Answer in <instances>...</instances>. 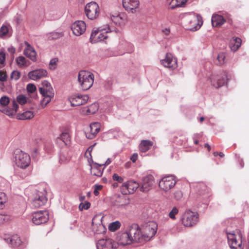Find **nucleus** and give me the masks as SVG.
Returning <instances> with one entry per match:
<instances>
[{"label":"nucleus","instance_id":"20","mask_svg":"<svg viewBox=\"0 0 249 249\" xmlns=\"http://www.w3.org/2000/svg\"><path fill=\"white\" fill-rule=\"evenodd\" d=\"M130 203L129 198L124 195L118 196L112 202V205L117 208H123Z\"/></svg>","mask_w":249,"mask_h":249},{"label":"nucleus","instance_id":"9","mask_svg":"<svg viewBox=\"0 0 249 249\" xmlns=\"http://www.w3.org/2000/svg\"><path fill=\"white\" fill-rule=\"evenodd\" d=\"M85 11L88 18L91 20L96 19L100 14L99 6L95 2H91L87 4Z\"/></svg>","mask_w":249,"mask_h":249},{"label":"nucleus","instance_id":"11","mask_svg":"<svg viewBox=\"0 0 249 249\" xmlns=\"http://www.w3.org/2000/svg\"><path fill=\"white\" fill-rule=\"evenodd\" d=\"M210 79L212 86L218 89L227 84L228 72L225 71L220 75L213 74Z\"/></svg>","mask_w":249,"mask_h":249},{"label":"nucleus","instance_id":"46","mask_svg":"<svg viewBox=\"0 0 249 249\" xmlns=\"http://www.w3.org/2000/svg\"><path fill=\"white\" fill-rule=\"evenodd\" d=\"M20 76V73L18 71H14L11 74V79L15 81L18 80Z\"/></svg>","mask_w":249,"mask_h":249},{"label":"nucleus","instance_id":"54","mask_svg":"<svg viewBox=\"0 0 249 249\" xmlns=\"http://www.w3.org/2000/svg\"><path fill=\"white\" fill-rule=\"evenodd\" d=\"M56 142L59 147H63L65 145H67L66 143H65V141H64V140L61 139V138L59 136L56 138Z\"/></svg>","mask_w":249,"mask_h":249},{"label":"nucleus","instance_id":"38","mask_svg":"<svg viewBox=\"0 0 249 249\" xmlns=\"http://www.w3.org/2000/svg\"><path fill=\"white\" fill-rule=\"evenodd\" d=\"M225 54L223 53H220L217 55L216 58L214 60V63L217 65L221 66L225 63Z\"/></svg>","mask_w":249,"mask_h":249},{"label":"nucleus","instance_id":"27","mask_svg":"<svg viewBox=\"0 0 249 249\" xmlns=\"http://www.w3.org/2000/svg\"><path fill=\"white\" fill-rule=\"evenodd\" d=\"M186 4L187 0H166L168 8L171 10L179 7H185Z\"/></svg>","mask_w":249,"mask_h":249},{"label":"nucleus","instance_id":"60","mask_svg":"<svg viewBox=\"0 0 249 249\" xmlns=\"http://www.w3.org/2000/svg\"><path fill=\"white\" fill-rule=\"evenodd\" d=\"M163 34L166 36H169L170 34V29L168 28H166L162 30Z\"/></svg>","mask_w":249,"mask_h":249},{"label":"nucleus","instance_id":"19","mask_svg":"<svg viewBox=\"0 0 249 249\" xmlns=\"http://www.w3.org/2000/svg\"><path fill=\"white\" fill-rule=\"evenodd\" d=\"M101 124L98 122L92 123L86 132V135L88 139H92L95 137L100 130Z\"/></svg>","mask_w":249,"mask_h":249},{"label":"nucleus","instance_id":"47","mask_svg":"<svg viewBox=\"0 0 249 249\" xmlns=\"http://www.w3.org/2000/svg\"><path fill=\"white\" fill-rule=\"evenodd\" d=\"M178 209L176 207H174L171 212L169 213L168 216L171 219H175V215L178 213Z\"/></svg>","mask_w":249,"mask_h":249},{"label":"nucleus","instance_id":"34","mask_svg":"<svg viewBox=\"0 0 249 249\" xmlns=\"http://www.w3.org/2000/svg\"><path fill=\"white\" fill-rule=\"evenodd\" d=\"M153 145V142L149 140H142L139 144V149L142 152L148 151Z\"/></svg>","mask_w":249,"mask_h":249},{"label":"nucleus","instance_id":"57","mask_svg":"<svg viewBox=\"0 0 249 249\" xmlns=\"http://www.w3.org/2000/svg\"><path fill=\"white\" fill-rule=\"evenodd\" d=\"M182 193L180 191H177L174 193V197L177 200H179L182 197Z\"/></svg>","mask_w":249,"mask_h":249},{"label":"nucleus","instance_id":"42","mask_svg":"<svg viewBox=\"0 0 249 249\" xmlns=\"http://www.w3.org/2000/svg\"><path fill=\"white\" fill-rule=\"evenodd\" d=\"M233 45L231 47L232 50L235 51L237 50L241 44V39L239 38L236 37L233 40Z\"/></svg>","mask_w":249,"mask_h":249},{"label":"nucleus","instance_id":"17","mask_svg":"<svg viewBox=\"0 0 249 249\" xmlns=\"http://www.w3.org/2000/svg\"><path fill=\"white\" fill-rule=\"evenodd\" d=\"M48 75L47 70L44 69H37L30 71L28 73V77L34 81H38L46 77Z\"/></svg>","mask_w":249,"mask_h":249},{"label":"nucleus","instance_id":"25","mask_svg":"<svg viewBox=\"0 0 249 249\" xmlns=\"http://www.w3.org/2000/svg\"><path fill=\"white\" fill-rule=\"evenodd\" d=\"M47 201L46 197L41 192L37 193L33 199L32 204L35 208H38L45 204Z\"/></svg>","mask_w":249,"mask_h":249},{"label":"nucleus","instance_id":"23","mask_svg":"<svg viewBox=\"0 0 249 249\" xmlns=\"http://www.w3.org/2000/svg\"><path fill=\"white\" fill-rule=\"evenodd\" d=\"M97 249H112L116 248L115 244L110 238L102 239L99 240L96 244Z\"/></svg>","mask_w":249,"mask_h":249},{"label":"nucleus","instance_id":"10","mask_svg":"<svg viewBox=\"0 0 249 249\" xmlns=\"http://www.w3.org/2000/svg\"><path fill=\"white\" fill-rule=\"evenodd\" d=\"M177 183L176 178L173 176H168L162 178L159 181L160 188L165 192L172 189Z\"/></svg>","mask_w":249,"mask_h":249},{"label":"nucleus","instance_id":"52","mask_svg":"<svg viewBox=\"0 0 249 249\" xmlns=\"http://www.w3.org/2000/svg\"><path fill=\"white\" fill-rule=\"evenodd\" d=\"M90 206V204L89 202H85L84 203H81L79 206V209L82 211L84 209H88Z\"/></svg>","mask_w":249,"mask_h":249},{"label":"nucleus","instance_id":"8","mask_svg":"<svg viewBox=\"0 0 249 249\" xmlns=\"http://www.w3.org/2000/svg\"><path fill=\"white\" fill-rule=\"evenodd\" d=\"M188 30L195 32L198 30L203 24L202 17L198 14L194 12L188 13Z\"/></svg>","mask_w":249,"mask_h":249},{"label":"nucleus","instance_id":"53","mask_svg":"<svg viewBox=\"0 0 249 249\" xmlns=\"http://www.w3.org/2000/svg\"><path fill=\"white\" fill-rule=\"evenodd\" d=\"M6 201V197L5 194L3 193H0V207H1Z\"/></svg>","mask_w":249,"mask_h":249},{"label":"nucleus","instance_id":"36","mask_svg":"<svg viewBox=\"0 0 249 249\" xmlns=\"http://www.w3.org/2000/svg\"><path fill=\"white\" fill-rule=\"evenodd\" d=\"M16 61L17 65L20 68L27 67L30 64V61L23 56L18 57Z\"/></svg>","mask_w":249,"mask_h":249},{"label":"nucleus","instance_id":"26","mask_svg":"<svg viewBox=\"0 0 249 249\" xmlns=\"http://www.w3.org/2000/svg\"><path fill=\"white\" fill-rule=\"evenodd\" d=\"M111 20L116 24L122 25L127 21V16L124 13L110 15Z\"/></svg>","mask_w":249,"mask_h":249},{"label":"nucleus","instance_id":"56","mask_svg":"<svg viewBox=\"0 0 249 249\" xmlns=\"http://www.w3.org/2000/svg\"><path fill=\"white\" fill-rule=\"evenodd\" d=\"M5 61V54L3 51L0 52V63L3 64Z\"/></svg>","mask_w":249,"mask_h":249},{"label":"nucleus","instance_id":"61","mask_svg":"<svg viewBox=\"0 0 249 249\" xmlns=\"http://www.w3.org/2000/svg\"><path fill=\"white\" fill-rule=\"evenodd\" d=\"M33 141L35 143L38 144L41 142L42 139L41 138L37 137L34 138L33 139Z\"/></svg>","mask_w":249,"mask_h":249},{"label":"nucleus","instance_id":"28","mask_svg":"<svg viewBox=\"0 0 249 249\" xmlns=\"http://www.w3.org/2000/svg\"><path fill=\"white\" fill-rule=\"evenodd\" d=\"M104 164H99L97 163H93L90 165L91 174L98 177H101L103 173Z\"/></svg>","mask_w":249,"mask_h":249},{"label":"nucleus","instance_id":"18","mask_svg":"<svg viewBox=\"0 0 249 249\" xmlns=\"http://www.w3.org/2000/svg\"><path fill=\"white\" fill-rule=\"evenodd\" d=\"M89 97L87 95H73L69 98L71 106L75 107L83 105L87 103Z\"/></svg>","mask_w":249,"mask_h":249},{"label":"nucleus","instance_id":"14","mask_svg":"<svg viewBox=\"0 0 249 249\" xmlns=\"http://www.w3.org/2000/svg\"><path fill=\"white\" fill-rule=\"evenodd\" d=\"M155 184V179L151 175L144 177L142 180L140 190L143 192H146L152 188Z\"/></svg>","mask_w":249,"mask_h":249},{"label":"nucleus","instance_id":"40","mask_svg":"<svg viewBox=\"0 0 249 249\" xmlns=\"http://www.w3.org/2000/svg\"><path fill=\"white\" fill-rule=\"evenodd\" d=\"M121 226V223L119 221H116L111 223L108 226V229L114 231L118 230Z\"/></svg>","mask_w":249,"mask_h":249},{"label":"nucleus","instance_id":"39","mask_svg":"<svg viewBox=\"0 0 249 249\" xmlns=\"http://www.w3.org/2000/svg\"><path fill=\"white\" fill-rule=\"evenodd\" d=\"M70 160V157L66 152H62L59 155V162L61 164L67 163Z\"/></svg>","mask_w":249,"mask_h":249},{"label":"nucleus","instance_id":"22","mask_svg":"<svg viewBox=\"0 0 249 249\" xmlns=\"http://www.w3.org/2000/svg\"><path fill=\"white\" fill-rule=\"evenodd\" d=\"M25 47L23 54L33 62H36V53L34 48L27 42L24 43Z\"/></svg>","mask_w":249,"mask_h":249},{"label":"nucleus","instance_id":"6","mask_svg":"<svg viewBox=\"0 0 249 249\" xmlns=\"http://www.w3.org/2000/svg\"><path fill=\"white\" fill-rule=\"evenodd\" d=\"M228 243L231 249H243L242 245V234L239 231H226Z\"/></svg>","mask_w":249,"mask_h":249},{"label":"nucleus","instance_id":"1","mask_svg":"<svg viewBox=\"0 0 249 249\" xmlns=\"http://www.w3.org/2000/svg\"><path fill=\"white\" fill-rule=\"evenodd\" d=\"M138 225L133 224L125 230L118 233L116 238L119 245L125 246L140 241Z\"/></svg>","mask_w":249,"mask_h":249},{"label":"nucleus","instance_id":"63","mask_svg":"<svg viewBox=\"0 0 249 249\" xmlns=\"http://www.w3.org/2000/svg\"><path fill=\"white\" fill-rule=\"evenodd\" d=\"M8 51L12 54H14L15 53L16 50L13 47H10L7 49Z\"/></svg>","mask_w":249,"mask_h":249},{"label":"nucleus","instance_id":"55","mask_svg":"<svg viewBox=\"0 0 249 249\" xmlns=\"http://www.w3.org/2000/svg\"><path fill=\"white\" fill-rule=\"evenodd\" d=\"M9 220L8 215L0 214V224H2Z\"/></svg>","mask_w":249,"mask_h":249},{"label":"nucleus","instance_id":"30","mask_svg":"<svg viewBox=\"0 0 249 249\" xmlns=\"http://www.w3.org/2000/svg\"><path fill=\"white\" fill-rule=\"evenodd\" d=\"M211 21L213 27H218L223 25L226 20L222 16L213 14L212 17Z\"/></svg>","mask_w":249,"mask_h":249},{"label":"nucleus","instance_id":"3","mask_svg":"<svg viewBox=\"0 0 249 249\" xmlns=\"http://www.w3.org/2000/svg\"><path fill=\"white\" fill-rule=\"evenodd\" d=\"M140 240H150L156 234L158 230V224L155 221H148L142 224L141 227L138 225Z\"/></svg>","mask_w":249,"mask_h":249},{"label":"nucleus","instance_id":"35","mask_svg":"<svg viewBox=\"0 0 249 249\" xmlns=\"http://www.w3.org/2000/svg\"><path fill=\"white\" fill-rule=\"evenodd\" d=\"M12 108H6L3 111V112L9 116H13L15 115L17 111L18 106L17 104L16 101H14L12 103Z\"/></svg>","mask_w":249,"mask_h":249},{"label":"nucleus","instance_id":"7","mask_svg":"<svg viewBox=\"0 0 249 249\" xmlns=\"http://www.w3.org/2000/svg\"><path fill=\"white\" fill-rule=\"evenodd\" d=\"M111 31L108 26L106 28H94L90 35V41L92 43L104 41L107 38V33Z\"/></svg>","mask_w":249,"mask_h":249},{"label":"nucleus","instance_id":"16","mask_svg":"<svg viewBox=\"0 0 249 249\" xmlns=\"http://www.w3.org/2000/svg\"><path fill=\"white\" fill-rule=\"evenodd\" d=\"M72 33L76 36H79L83 34L86 30V25L82 20H77L73 22L71 25Z\"/></svg>","mask_w":249,"mask_h":249},{"label":"nucleus","instance_id":"5","mask_svg":"<svg viewBox=\"0 0 249 249\" xmlns=\"http://www.w3.org/2000/svg\"><path fill=\"white\" fill-rule=\"evenodd\" d=\"M94 76L92 73L81 71L78 73V82L81 89L86 90L89 89L94 83Z\"/></svg>","mask_w":249,"mask_h":249},{"label":"nucleus","instance_id":"59","mask_svg":"<svg viewBox=\"0 0 249 249\" xmlns=\"http://www.w3.org/2000/svg\"><path fill=\"white\" fill-rule=\"evenodd\" d=\"M52 36L53 39H56L61 37L62 36V34L57 32H53L52 33Z\"/></svg>","mask_w":249,"mask_h":249},{"label":"nucleus","instance_id":"4","mask_svg":"<svg viewBox=\"0 0 249 249\" xmlns=\"http://www.w3.org/2000/svg\"><path fill=\"white\" fill-rule=\"evenodd\" d=\"M38 90L43 97L40 103L41 106L42 107H45L53 97L54 90L50 83L46 80L42 82L41 86L39 88Z\"/></svg>","mask_w":249,"mask_h":249},{"label":"nucleus","instance_id":"49","mask_svg":"<svg viewBox=\"0 0 249 249\" xmlns=\"http://www.w3.org/2000/svg\"><path fill=\"white\" fill-rule=\"evenodd\" d=\"M112 179L114 181H116L119 183H122L123 182L124 178L123 177L119 176L117 174H114L112 176Z\"/></svg>","mask_w":249,"mask_h":249},{"label":"nucleus","instance_id":"64","mask_svg":"<svg viewBox=\"0 0 249 249\" xmlns=\"http://www.w3.org/2000/svg\"><path fill=\"white\" fill-rule=\"evenodd\" d=\"M199 136H200V134H195L194 135V143L196 144H197L198 143V141L196 139H195V138H198V137H199Z\"/></svg>","mask_w":249,"mask_h":249},{"label":"nucleus","instance_id":"33","mask_svg":"<svg viewBox=\"0 0 249 249\" xmlns=\"http://www.w3.org/2000/svg\"><path fill=\"white\" fill-rule=\"evenodd\" d=\"M98 109V104L96 103H94L88 107L84 108L82 110V113L86 115H89L95 113Z\"/></svg>","mask_w":249,"mask_h":249},{"label":"nucleus","instance_id":"32","mask_svg":"<svg viewBox=\"0 0 249 249\" xmlns=\"http://www.w3.org/2000/svg\"><path fill=\"white\" fill-rule=\"evenodd\" d=\"M6 242L10 244L13 248H16L19 246L21 241L18 235H14L10 237L5 239Z\"/></svg>","mask_w":249,"mask_h":249},{"label":"nucleus","instance_id":"21","mask_svg":"<svg viewBox=\"0 0 249 249\" xmlns=\"http://www.w3.org/2000/svg\"><path fill=\"white\" fill-rule=\"evenodd\" d=\"M160 63L164 67L172 70L175 69L177 67V60L173 57V56L170 53H167L165 58L161 60Z\"/></svg>","mask_w":249,"mask_h":249},{"label":"nucleus","instance_id":"2","mask_svg":"<svg viewBox=\"0 0 249 249\" xmlns=\"http://www.w3.org/2000/svg\"><path fill=\"white\" fill-rule=\"evenodd\" d=\"M15 159L16 165L20 168V177L23 178L28 176L30 173V170L28 168L30 163V156L18 149L15 152Z\"/></svg>","mask_w":249,"mask_h":249},{"label":"nucleus","instance_id":"62","mask_svg":"<svg viewBox=\"0 0 249 249\" xmlns=\"http://www.w3.org/2000/svg\"><path fill=\"white\" fill-rule=\"evenodd\" d=\"M138 157V154L137 153H135L131 157L130 160L133 162H135L137 160Z\"/></svg>","mask_w":249,"mask_h":249},{"label":"nucleus","instance_id":"24","mask_svg":"<svg viewBox=\"0 0 249 249\" xmlns=\"http://www.w3.org/2000/svg\"><path fill=\"white\" fill-rule=\"evenodd\" d=\"M199 221V214L196 211L188 210V227H192L196 225Z\"/></svg>","mask_w":249,"mask_h":249},{"label":"nucleus","instance_id":"15","mask_svg":"<svg viewBox=\"0 0 249 249\" xmlns=\"http://www.w3.org/2000/svg\"><path fill=\"white\" fill-rule=\"evenodd\" d=\"M123 6L128 13H135L139 8V0H123Z\"/></svg>","mask_w":249,"mask_h":249},{"label":"nucleus","instance_id":"37","mask_svg":"<svg viewBox=\"0 0 249 249\" xmlns=\"http://www.w3.org/2000/svg\"><path fill=\"white\" fill-rule=\"evenodd\" d=\"M10 27L9 25L3 24L0 29V36L3 37L9 36L11 35L10 33Z\"/></svg>","mask_w":249,"mask_h":249},{"label":"nucleus","instance_id":"13","mask_svg":"<svg viewBox=\"0 0 249 249\" xmlns=\"http://www.w3.org/2000/svg\"><path fill=\"white\" fill-rule=\"evenodd\" d=\"M139 184L136 181L130 180L124 183L121 188V192L123 195L134 193L139 187Z\"/></svg>","mask_w":249,"mask_h":249},{"label":"nucleus","instance_id":"51","mask_svg":"<svg viewBox=\"0 0 249 249\" xmlns=\"http://www.w3.org/2000/svg\"><path fill=\"white\" fill-rule=\"evenodd\" d=\"M36 87L33 84H29L27 86V90L28 92L33 93L36 90Z\"/></svg>","mask_w":249,"mask_h":249},{"label":"nucleus","instance_id":"48","mask_svg":"<svg viewBox=\"0 0 249 249\" xmlns=\"http://www.w3.org/2000/svg\"><path fill=\"white\" fill-rule=\"evenodd\" d=\"M10 100L8 97L4 96L0 99V103L2 106H7L9 103Z\"/></svg>","mask_w":249,"mask_h":249},{"label":"nucleus","instance_id":"29","mask_svg":"<svg viewBox=\"0 0 249 249\" xmlns=\"http://www.w3.org/2000/svg\"><path fill=\"white\" fill-rule=\"evenodd\" d=\"M197 190L199 195L202 196L204 199H208L210 196L209 189L204 183H199L196 185Z\"/></svg>","mask_w":249,"mask_h":249},{"label":"nucleus","instance_id":"41","mask_svg":"<svg viewBox=\"0 0 249 249\" xmlns=\"http://www.w3.org/2000/svg\"><path fill=\"white\" fill-rule=\"evenodd\" d=\"M34 116V114L33 111H27L23 112L21 115L20 119L23 120L30 119L32 118Z\"/></svg>","mask_w":249,"mask_h":249},{"label":"nucleus","instance_id":"58","mask_svg":"<svg viewBox=\"0 0 249 249\" xmlns=\"http://www.w3.org/2000/svg\"><path fill=\"white\" fill-rule=\"evenodd\" d=\"M7 77V75L6 73L4 71H0V80L1 81H4L6 80Z\"/></svg>","mask_w":249,"mask_h":249},{"label":"nucleus","instance_id":"31","mask_svg":"<svg viewBox=\"0 0 249 249\" xmlns=\"http://www.w3.org/2000/svg\"><path fill=\"white\" fill-rule=\"evenodd\" d=\"M102 218L103 217L101 215H96L92 219L93 229H95L96 226L97 227L99 230L96 231L98 233L104 230V226L102 222Z\"/></svg>","mask_w":249,"mask_h":249},{"label":"nucleus","instance_id":"44","mask_svg":"<svg viewBox=\"0 0 249 249\" xmlns=\"http://www.w3.org/2000/svg\"><path fill=\"white\" fill-rule=\"evenodd\" d=\"M58 62V59L57 58H54L52 59L49 63V67L51 70H54L56 69V65Z\"/></svg>","mask_w":249,"mask_h":249},{"label":"nucleus","instance_id":"12","mask_svg":"<svg viewBox=\"0 0 249 249\" xmlns=\"http://www.w3.org/2000/svg\"><path fill=\"white\" fill-rule=\"evenodd\" d=\"M49 219L48 212L40 211L33 213L32 221L36 225H40L46 223Z\"/></svg>","mask_w":249,"mask_h":249},{"label":"nucleus","instance_id":"50","mask_svg":"<svg viewBox=\"0 0 249 249\" xmlns=\"http://www.w3.org/2000/svg\"><path fill=\"white\" fill-rule=\"evenodd\" d=\"M94 188L93 193L96 196H97L99 194V191L102 189L103 186L99 184H95L94 185Z\"/></svg>","mask_w":249,"mask_h":249},{"label":"nucleus","instance_id":"45","mask_svg":"<svg viewBox=\"0 0 249 249\" xmlns=\"http://www.w3.org/2000/svg\"><path fill=\"white\" fill-rule=\"evenodd\" d=\"M17 102L20 105H24L27 102V98L23 95H19L17 98Z\"/></svg>","mask_w":249,"mask_h":249},{"label":"nucleus","instance_id":"43","mask_svg":"<svg viewBox=\"0 0 249 249\" xmlns=\"http://www.w3.org/2000/svg\"><path fill=\"white\" fill-rule=\"evenodd\" d=\"M59 137L62 139L64 141H65V143L67 145L70 143V136L69 133L67 132H63L61 135H60Z\"/></svg>","mask_w":249,"mask_h":249}]
</instances>
